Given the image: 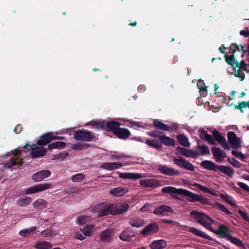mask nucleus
<instances>
[{
  "label": "nucleus",
  "instance_id": "obj_27",
  "mask_svg": "<svg viewBox=\"0 0 249 249\" xmlns=\"http://www.w3.org/2000/svg\"><path fill=\"white\" fill-rule=\"evenodd\" d=\"M123 166L122 164L120 162H106L102 164L101 167L108 170H112L118 169Z\"/></svg>",
  "mask_w": 249,
  "mask_h": 249
},
{
  "label": "nucleus",
  "instance_id": "obj_13",
  "mask_svg": "<svg viewBox=\"0 0 249 249\" xmlns=\"http://www.w3.org/2000/svg\"><path fill=\"white\" fill-rule=\"evenodd\" d=\"M173 161L177 165L189 171H192L195 169L194 166L191 163L183 159L175 158Z\"/></svg>",
  "mask_w": 249,
  "mask_h": 249
},
{
  "label": "nucleus",
  "instance_id": "obj_1",
  "mask_svg": "<svg viewBox=\"0 0 249 249\" xmlns=\"http://www.w3.org/2000/svg\"><path fill=\"white\" fill-rule=\"evenodd\" d=\"M190 216L208 230L213 231L211 225L214 223V220L208 215L203 213L194 211L190 213Z\"/></svg>",
  "mask_w": 249,
  "mask_h": 249
},
{
  "label": "nucleus",
  "instance_id": "obj_35",
  "mask_svg": "<svg viewBox=\"0 0 249 249\" xmlns=\"http://www.w3.org/2000/svg\"><path fill=\"white\" fill-rule=\"evenodd\" d=\"M36 230V227H32L29 229H25L20 231L19 234L23 237H30L34 234Z\"/></svg>",
  "mask_w": 249,
  "mask_h": 249
},
{
  "label": "nucleus",
  "instance_id": "obj_2",
  "mask_svg": "<svg viewBox=\"0 0 249 249\" xmlns=\"http://www.w3.org/2000/svg\"><path fill=\"white\" fill-rule=\"evenodd\" d=\"M180 195H183L187 197V200L188 201L195 202L198 201L202 204H210V200L202 195H199L193 193L188 190L182 189Z\"/></svg>",
  "mask_w": 249,
  "mask_h": 249
},
{
  "label": "nucleus",
  "instance_id": "obj_57",
  "mask_svg": "<svg viewBox=\"0 0 249 249\" xmlns=\"http://www.w3.org/2000/svg\"><path fill=\"white\" fill-rule=\"evenodd\" d=\"M231 154L233 156L236 157V158L241 159V160H243L245 158V155L243 154L241 152L232 150L231 151Z\"/></svg>",
  "mask_w": 249,
  "mask_h": 249
},
{
  "label": "nucleus",
  "instance_id": "obj_31",
  "mask_svg": "<svg viewBox=\"0 0 249 249\" xmlns=\"http://www.w3.org/2000/svg\"><path fill=\"white\" fill-rule=\"evenodd\" d=\"M134 236L132 231L127 228L120 235V238L123 241H129Z\"/></svg>",
  "mask_w": 249,
  "mask_h": 249
},
{
  "label": "nucleus",
  "instance_id": "obj_26",
  "mask_svg": "<svg viewBox=\"0 0 249 249\" xmlns=\"http://www.w3.org/2000/svg\"><path fill=\"white\" fill-rule=\"evenodd\" d=\"M113 232L110 230H105L100 235V239L103 242H109L113 239Z\"/></svg>",
  "mask_w": 249,
  "mask_h": 249
},
{
  "label": "nucleus",
  "instance_id": "obj_47",
  "mask_svg": "<svg viewBox=\"0 0 249 249\" xmlns=\"http://www.w3.org/2000/svg\"><path fill=\"white\" fill-rule=\"evenodd\" d=\"M146 143L148 145L156 148L157 149H160L162 147V145L156 140L147 139L146 140Z\"/></svg>",
  "mask_w": 249,
  "mask_h": 249
},
{
  "label": "nucleus",
  "instance_id": "obj_60",
  "mask_svg": "<svg viewBox=\"0 0 249 249\" xmlns=\"http://www.w3.org/2000/svg\"><path fill=\"white\" fill-rule=\"evenodd\" d=\"M238 213L245 220L247 221H249V218L246 212L239 210L238 211Z\"/></svg>",
  "mask_w": 249,
  "mask_h": 249
},
{
  "label": "nucleus",
  "instance_id": "obj_62",
  "mask_svg": "<svg viewBox=\"0 0 249 249\" xmlns=\"http://www.w3.org/2000/svg\"><path fill=\"white\" fill-rule=\"evenodd\" d=\"M150 207L151 206L150 204H146L141 209L140 211L142 212L151 211V210L150 209Z\"/></svg>",
  "mask_w": 249,
  "mask_h": 249
},
{
  "label": "nucleus",
  "instance_id": "obj_9",
  "mask_svg": "<svg viewBox=\"0 0 249 249\" xmlns=\"http://www.w3.org/2000/svg\"><path fill=\"white\" fill-rule=\"evenodd\" d=\"M158 171L164 175L173 176L178 175L179 171L166 165L160 164L157 166Z\"/></svg>",
  "mask_w": 249,
  "mask_h": 249
},
{
  "label": "nucleus",
  "instance_id": "obj_25",
  "mask_svg": "<svg viewBox=\"0 0 249 249\" xmlns=\"http://www.w3.org/2000/svg\"><path fill=\"white\" fill-rule=\"evenodd\" d=\"M153 125L157 128H158L162 130L168 131L171 129L176 130L178 128L177 125H172V127H169L166 124H163L162 122L155 120L153 122Z\"/></svg>",
  "mask_w": 249,
  "mask_h": 249
},
{
  "label": "nucleus",
  "instance_id": "obj_22",
  "mask_svg": "<svg viewBox=\"0 0 249 249\" xmlns=\"http://www.w3.org/2000/svg\"><path fill=\"white\" fill-rule=\"evenodd\" d=\"M128 192V190L124 187H118L109 190V194L114 196H122Z\"/></svg>",
  "mask_w": 249,
  "mask_h": 249
},
{
  "label": "nucleus",
  "instance_id": "obj_30",
  "mask_svg": "<svg viewBox=\"0 0 249 249\" xmlns=\"http://www.w3.org/2000/svg\"><path fill=\"white\" fill-rule=\"evenodd\" d=\"M189 231L194 233L195 235H197L199 237H201L203 238L208 239L209 240H212L211 237L205 233V232L202 231H201L194 228V227H191L189 229Z\"/></svg>",
  "mask_w": 249,
  "mask_h": 249
},
{
  "label": "nucleus",
  "instance_id": "obj_61",
  "mask_svg": "<svg viewBox=\"0 0 249 249\" xmlns=\"http://www.w3.org/2000/svg\"><path fill=\"white\" fill-rule=\"evenodd\" d=\"M113 158H114L115 160H120V159H123L124 158H125V157H127V156H125L122 153H118V154H113L112 155Z\"/></svg>",
  "mask_w": 249,
  "mask_h": 249
},
{
  "label": "nucleus",
  "instance_id": "obj_43",
  "mask_svg": "<svg viewBox=\"0 0 249 249\" xmlns=\"http://www.w3.org/2000/svg\"><path fill=\"white\" fill-rule=\"evenodd\" d=\"M31 201L32 199L31 197L25 196L23 197L20 198L17 201V203L19 206H24L30 204Z\"/></svg>",
  "mask_w": 249,
  "mask_h": 249
},
{
  "label": "nucleus",
  "instance_id": "obj_10",
  "mask_svg": "<svg viewBox=\"0 0 249 249\" xmlns=\"http://www.w3.org/2000/svg\"><path fill=\"white\" fill-rule=\"evenodd\" d=\"M213 135L214 139L223 148L227 150H230V147L227 143L226 139L222 136L217 130H214L213 132Z\"/></svg>",
  "mask_w": 249,
  "mask_h": 249
},
{
  "label": "nucleus",
  "instance_id": "obj_58",
  "mask_svg": "<svg viewBox=\"0 0 249 249\" xmlns=\"http://www.w3.org/2000/svg\"><path fill=\"white\" fill-rule=\"evenodd\" d=\"M203 81L201 80H199L198 83L197 84V87L198 89H199L200 91L201 92H206L207 89L206 87H203Z\"/></svg>",
  "mask_w": 249,
  "mask_h": 249
},
{
  "label": "nucleus",
  "instance_id": "obj_49",
  "mask_svg": "<svg viewBox=\"0 0 249 249\" xmlns=\"http://www.w3.org/2000/svg\"><path fill=\"white\" fill-rule=\"evenodd\" d=\"M220 196L222 199L225 200L232 207L237 206L236 204L233 202V198L231 196L225 194H221Z\"/></svg>",
  "mask_w": 249,
  "mask_h": 249
},
{
  "label": "nucleus",
  "instance_id": "obj_12",
  "mask_svg": "<svg viewBox=\"0 0 249 249\" xmlns=\"http://www.w3.org/2000/svg\"><path fill=\"white\" fill-rule=\"evenodd\" d=\"M172 208L167 205H161L156 208L153 213L160 216L167 215L169 213H173Z\"/></svg>",
  "mask_w": 249,
  "mask_h": 249
},
{
  "label": "nucleus",
  "instance_id": "obj_40",
  "mask_svg": "<svg viewBox=\"0 0 249 249\" xmlns=\"http://www.w3.org/2000/svg\"><path fill=\"white\" fill-rule=\"evenodd\" d=\"M159 139L165 145L169 146H174L175 145V141L169 137L161 136L159 137Z\"/></svg>",
  "mask_w": 249,
  "mask_h": 249
},
{
  "label": "nucleus",
  "instance_id": "obj_33",
  "mask_svg": "<svg viewBox=\"0 0 249 249\" xmlns=\"http://www.w3.org/2000/svg\"><path fill=\"white\" fill-rule=\"evenodd\" d=\"M33 205L36 210H41L46 208L47 202L43 199L39 198L33 203Z\"/></svg>",
  "mask_w": 249,
  "mask_h": 249
},
{
  "label": "nucleus",
  "instance_id": "obj_6",
  "mask_svg": "<svg viewBox=\"0 0 249 249\" xmlns=\"http://www.w3.org/2000/svg\"><path fill=\"white\" fill-rule=\"evenodd\" d=\"M51 184L49 183H42L35 185L25 191L26 194H35L40 192L51 188Z\"/></svg>",
  "mask_w": 249,
  "mask_h": 249
},
{
  "label": "nucleus",
  "instance_id": "obj_54",
  "mask_svg": "<svg viewBox=\"0 0 249 249\" xmlns=\"http://www.w3.org/2000/svg\"><path fill=\"white\" fill-rule=\"evenodd\" d=\"M226 60L228 64L234 66L236 65L237 66L236 61L235 60L233 55H227L226 56Z\"/></svg>",
  "mask_w": 249,
  "mask_h": 249
},
{
  "label": "nucleus",
  "instance_id": "obj_24",
  "mask_svg": "<svg viewBox=\"0 0 249 249\" xmlns=\"http://www.w3.org/2000/svg\"><path fill=\"white\" fill-rule=\"evenodd\" d=\"M177 150L178 152L185 157L193 158L196 157V153L195 151L193 150L187 149L181 147H178Z\"/></svg>",
  "mask_w": 249,
  "mask_h": 249
},
{
  "label": "nucleus",
  "instance_id": "obj_53",
  "mask_svg": "<svg viewBox=\"0 0 249 249\" xmlns=\"http://www.w3.org/2000/svg\"><path fill=\"white\" fill-rule=\"evenodd\" d=\"M248 107L249 108V101L241 102L238 103V105L235 106V108L240 110L241 112H243V108Z\"/></svg>",
  "mask_w": 249,
  "mask_h": 249
},
{
  "label": "nucleus",
  "instance_id": "obj_16",
  "mask_svg": "<svg viewBox=\"0 0 249 249\" xmlns=\"http://www.w3.org/2000/svg\"><path fill=\"white\" fill-rule=\"evenodd\" d=\"M212 151L216 161L217 162H222L227 156L225 151L219 148L213 147L212 148Z\"/></svg>",
  "mask_w": 249,
  "mask_h": 249
},
{
  "label": "nucleus",
  "instance_id": "obj_64",
  "mask_svg": "<svg viewBox=\"0 0 249 249\" xmlns=\"http://www.w3.org/2000/svg\"><path fill=\"white\" fill-rule=\"evenodd\" d=\"M22 131V126L20 124L16 125L14 129V131L16 134L19 133Z\"/></svg>",
  "mask_w": 249,
  "mask_h": 249
},
{
  "label": "nucleus",
  "instance_id": "obj_36",
  "mask_svg": "<svg viewBox=\"0 0 249 249\" xmlns=\"http://www.w3.org/2000/svg\"><path fill=\"white\" fill-rule=\"evenodd\" d=\"M195 152L196 154V157L199 155H210V150L206 145L198 146Z\"/></svg>",
  "mask_w": 249,
  "mask_h": 249
},
{
  "label": "nucleus",
  "instance_id": "obj_44",
  "mask_svg": "<svg viewBox=\"0 0 249 249\" xmlns=\"http://www.w3.org/2000/svg\"><path fill=\"white\" fill-rule=\"evenodd\" d=\"M65 143L62 142H55L49 144L48 146V148L49 150H51L54 148L61 149L64 148Z\"/></svg>",
  "mask_w": 249,
  "mask_h": 249
},
{
  "label": "nucleus",
  "instance_id": "obj_23",
  "mask_svg": "<svg viewBox=\"0 0 249 249\" xmlns=\"http://www.w3.org/2000/svg\"><path fill=\"white\" fill-rule=\"evenodd\" d=\"M19 151V150L18 149L17 150L16 153H14L13 156L11 158V160L6 163L7 166L11 167L15 165L20 163L21 158L20 155H18Z\"/></svg>",
  "mask_w": 249,
  "mask_h": 249
},
{
  "label": "nucleus",
  "instance_id": "obj_59",
  "mask_svg": "<svg viewBox=\"0 0 249 249\" xmlns=\"http://www.w3.org/2000/svg\"><path fill=\"white\" fill-rule=\"evenodd\" d=\"M237 184L242 189L249 192V186L247 184L242 182H238Z\"/></svg>",
  "mask_w": 249,
  "mask_h": 249
},
{
  "label": "nucleus",
  "instance_id": "obj_19",
  "mask_svg": "<svg viewBox=\"0 0 249 249\" xmlns=\"http://www.w3.org/2000/svg\"><path fill=\"white\" fill-rule=\"evenodd\" d=\"M50 175L51 172L49 170H43L34 174L32 177V179L36 182H39L49 177Z\"/></svg>",
  "mask_w": 249,
  "mask_h": 249
},
{
  "label": "nucleus",
  "instance_id": "obj_38",
  "mask_svg": "<svg viewBox=\"0 0 249 249\" xmlns=\"http://www.w3.org/2000/svg\"><path fill=\"white\" fill-rule=\"evenodd\" d=\"M210 205L213 208L217 209L223 212H224L227 215L231 214V212L229 210H228L223 205L219 203V202H216L213 203H211L210 202Z\"/></svg>",
  "mask_w": 249,
  "mask_h": 249
},
{
  "label": "nucleus",
  "instance_id": "obj_34",
  "mask_svg": "<svg viewBox=\"0 0 249 249\" xmlns=\"http://www.w3.org/2000/svg\"><path fill=\"white\" fill-rule=\"evenodd\" d=\"M129 224L132 226L140 228L143 226L145 222L144 220L139 217H134L130 220Z\"/></svg>",
  "mask_w": 249,
  "mask_h": 249
},
{
  "label": "nucleus",
  "instance_id": "obj_21",
  "mask_svg": "<svg viewBox=\"0 0 249 249\" xmlns=\"http://www.w3.org/2000/svg\"><path fill=\"white\" fill-rule=\"evenodd\" d=\"M55 139V136L52 133H46L40 138L37 144L39 145H45Z\"/></svg>",
  "mask_w": 249,
  "mask_h": 249
},
{
  "label": "nucleus",
  "instance_id": "obj_15",
  "mask_svg": "<svg viewBox=\"0 0 249 249\" xmlns=\"http://www.w3.org/2000/svg\"><path fill=\"white\" fill-rule=\"evenodd\" d=\"M159 231V226L156 223H151L146 226L142 231L141 233L144 235L154 234Z\"/></svg>",
  "mask_w": 249,
  "mask_h": 249
},
{
  "label": "nucleus",
  "instance_id": "obj_7",
  "mask_svg": "<svg viewBox=\"0 0 249 249\" xmlns=\"http://www.w3.org/2000/svg\"><path fill=\"white\" fill-rule=\"evenodd\" d=\"M229 142L233 149H238L241 147V140L237 137L236 134L232 131H229L227 134Z\"/></svg>",
  "mask_w": 249,
  "mask_h": 249
},
{
  "label": "nucleus",
  "instance_id": "obj_56",
  "mask_svg": "<svg viewBox=\"0 0 249 249\" xmlns=\"http://www.w3.org/2000/svg\"><path fill=\"white\" fill-rule=\"evenodd\" d=\"M228 161L231 164L236 168H240L241 166V164L234 158H229Z\"/></svg>",
  "mask_w": 249,
  "mask_h": 249
},
{
  "label": "nucleus",
  "instance_id": "obj_46",
  "mask_svg": "<svg viewBox=\"0 0 249 249\" xmlns=\"http://www.w3.org/2000/svg\"><path fill=\"white\" fill-rule=\"evenodd\" d=\"M237 67V70L235 69V71L234 73L235 76L238 77L240 81H242L245 78L244 70L241 67Z\"/></svg>",
  "mask_w": 249,
  "mask_h": 249
},
{
  "label": "nucleus",
  "instance_id": "obj_42",
  "mask_svg": "<svg viewBox=\"0 0 249 249\" xmlns=\"http://www.w3.org/2000/svg\"><path fill=\"white\" fill-rule=\"evenodd\" d=\"M94 226L92 225H87L81 229L86 237L90 236L93 231Z\"/></svg>",
  "mask_w": 249,
  "mask_h": 249
},
{
  "label": "nucleus",
  "instance_id": "obj_52",
  "mask_svg": "<svg viewBox=\"0 0 249 249\" xmlns=\"http://www.w3.org/2000/svg\"><path fill=\"white\" fill-rule=\"evenodd\" d=\"M57 233L56 231H53L51 229H47L41 233L42 235L45 237H53Z\"/></svg>",
  "mask_w": 249,
  "mask_h": 249
},
{
  "label": "nucleus",
  "instance_id": "obj_45",
  "mask_svg": "<svg viewBox=\"0 0 249 249\" xmlns=\"http://www.w3.org/2000/svg\"><path fill=\"white\" fill-rule=\"evenodd\" d=\"M90 220V218L89 216L87 215H81L77 217L76 222L78 225H83L89 222Z\"/></svg>",
  "mask_w": 249,
  "mask_h": 249
},
{
  "label": "nucleus",
  "instance_id": "obj_20",
  "mask_svg": "<svg viewBox=\"0 0 249 249\" xmlns=\"http://www.w3.org/2000/svg\"><path fill=\"white\" fill-rule=\"evenodd\" d=\"M119 178L124 179H138L144 177L142 174L136 173L118 172Z\"/></svg>",
  "mask_w": 249,
  "mask_h": 249
},
{
  "label": "nucleus",
  "instance_id": "obj_41",
  "mask_svg": "<svg viewBox=\"0 0 249 249\" xmlns=\"http://www.w3.org/2000/svg\"><path fill=\"white\" fill-rule=\"evenodd\" d=\"M177 139L178 142L182 146L185 147H190V143L188 141V138L182 134H180L177 136Z\"/></svg>",
  "mask_w": 249,
  "mask_h": 249
},
{
  "label": "nucleus",
  "instance_id": "obj_3",
  "mask_svg": "<svg viewBox=\"0 0 249 249\" xmlns=\"http://www.w3.org/2000/svg\"><path fill=\"white\" fill-rule=\"evenodd\" d=\"M90 125L95 126L97 128H105L108 131H112L115 134L119 128L120 124L117 122L112 121L107 122L106 121H93L89 123Z\"/></svg>",
  "mask_w": 249,
  "mask_h": 249
},
{
  "label": "nucleus",
  "instance_id": "obj_29",
  "mask_svg": "<svg viewBox=\"0 0 249 249\" xmlns=\"http://www.w3.org/2000/svg\"><path fill=\"white\" fill-rule=\"evenodd\" d=\"M217 170L230 177H232L234 174L233 171L230 166L217 165L216 171Z\"/></svg>",
  "mask_w": 249,
  "mask_h": 249
},
{
  "label": "nucleus",
  "instance_id": "obj_28",
  "mask_svg": "<svg viewBox=\"0 0 249 249\" xmlns=\"http://www.w3.org/2000/svg\"><path fill=\"white\" fill-rule=\"evenodd\" d=\"M166 242L164 240H158L152 242L150 245L151 249H162L166 247Z\"/></svg>",
  "mask_w": 249,
  "mask_h": 249
},
{
  "label": "nucleus",
  "instance_id": "obj_48",
  "mask_svg": "<svg viewBox=\"0 0 249 249\" xmlns=\"http://www.w3.org/2000/svg\"><path fill=\"white\" fill-rule=\"evenodd\" d=\"M201 138L206 140L207 142H208L211 144L215 145L216 144L213 137L211 135H210L206 132L202 133Z\"/></svg>",
  "mask_w": 249,
  "mask_h": 249
},
{
  "label": "nucleus",
  "instance_id": "obj_14",
  "mask_svg": "<svg viewBox=\"0 0 249 249\" xmlns=\"http://www.w3.org/2000/svg\"><path fill=\"white\" fill-rule=\"evenodd\" d=\"M129 205L126 203L120 205L113 204V209L111 211V215L121 214L126 212L128 209Z\"/></svg>",
  "mask_w": 249,
  "mask_h": 249
},
{
  "label": "nucleus",
  "instance_id": "obj_50",
  "mask_svg": "<svg viewBox=\"0 0 249 249\" xmlns=\"http://www.w3.org/2000/svg\"><path fill=\"white\" fill-rule=\"evenodd\" d=\"M228 239L237 246L244 247V245L243 242L241 241V240L237 238L234 237L231 235L229 236Z\"/></svg>",
  "mask_w": 249,
  "mask_h": 249
},
{
  "label": "nucleus",
  "instance_id": "obj_39",
  "mask_svg": "<svg viewBox=\"0 0 249 249\" xmlns=\"http://www.w3.org/2000/svg\"><path fill=\"white\" fill-rule=\"evenodd\" d=\"M52 247V244L46 241L38 242L35 245V248L36 249H50Z\"/></svg>",
  "mask_w": 249,
  "mask_h": 249
},
{
  "label": "nucleus",
  "instance_id": "obj_63",
  "mask_svg": "<svg viewBox=\"0 0 249 249\" xmlns=\"http://www.w3.org/2000/svg\"><path fill=\"white\" fill-rule=\"evenodd\" d=\"M240 35L247 37L249 36V31L248 30H241L240 31Z\"/></svg>",
  "mask_w": 249,
  "mask_h": 249
},
{
  "label": "nucleus",
  "instance_id": "obj_17",
  "mask_svg": "<svg viewBox=\"0 0 249 249\" xmlns=\"http://www.w3.org/2000/svg\"><path fill=\"white\" fill-rule=\"evenodd\" d=\"M212 231L221 237H227L228 238L229 236H231L229 229L223 224H219L218 229L217 230L213 229Z\"/></svg>",
  "mask_w": 249,
  "mask_h": 249
},
{
  "label": "nucleus",
  "instance_id": "obj_18",
  "mask_svg": "<svg viewBox=\"0 0 249 249\" xmlns=\"http://www.w3.org/2000/svg\"><path fill=\"white\" fill-rule=\"evenodd\" d=\"M182 189V188L178 189L173 186H168L163 187L161 189V192L164 193L171 194L172 197L179 199L175 195H180Z\"/></svg>",
  "mask_w": 249,
  "mask_h": 249
},
{
  "label": "nucleus",
  "instance_id": "obj_8",
  "mask_svg": "<svg viewBox=\"0 0 249 249\" xmlns=\"http://www.w3.org/2000/svg\"><path fill=\"white\" fill-rule=\"evenodd\" d=\"M28 146L31 147L32 151L31 155L32 158H38L44 156L46 153V149L43 147H38L36 144L30 145L26 144L24 146V148H27Z\"/></svg>",
  "mask_w": 249,
  "mask_h": 249
},
{
  "label": "nucleus",
  "instance_id": "obj_11",
  "mask_svg": "<svg viewBox=\"0 0 249 249\" xmlns=\"http://www.w3.org/2000/svg\"><path fill=\"white\" fill-rule=\"evenodd\" d=\"M140 184L144 188L157 187L160 186V182L154 178L142 179L140 181Z\"/></svg>",
  "mask_w": 249,
  "mask_h": 249
},
{
  "label": "nucleus",
  "instance_id": "obj_4",
  "mask_svg": "<svg viewBox=\"0 0 249 249\" xmlns=\"http://www.w3.org/2000/svg\"><path fill=\"white\" fill-rule=\"evenodd\" d=\"M113 209V204H100L93 208V212L97 213L98 216L101 217L108 215L109 213L111 214Z\"/></svg>",
  "mask_w": 249,
  "mask_h": 249
},
{
  "label": "nucleus",
  "instance_id": "obj_51",
  "mask_svg": "<svg viewBox=\"0 0 249 249\" xmlns=\"http://www.w3.org/2000/svg\"><path fill=\"white\" fill-rule=\"evenodd\" d=\"M85 178V175L82 173H78L73 175L71 179L73 182H79L82 181Z\"/></svg>",
  "mask_w": 249,
  "mask_h": 249
},
{
  "label": "nucleus",
  "instance_id": "obj_55",
  "mask_svg": "<svg viewBox=\"0 0 249 249\" xmlns=\"http://www.w3.org/2000/svg\"><path fill=\"white\" fill-rule=\"evenodd\" d=\"M74 237L75 239L81 241L83 240L86 238L85 235L84 234V232L81 229L75 232Z\"/></svg>",
  "mask_w": 249,
  "mask_h": 249
},
{
  "label": "nucleus",
  "instance_id": "obj_32",
  "mask_svg": "<svg viewBox=\"0 0 249 249\" xmlns=\"http://www.w3.org/2000/svg\"><path fill=\"white\" fill-rule=\"evenodd\" d=\"M114 134L120 138L126 139L130 136V133L127 129L119 127Z\"/></svg>",
  "mask_w": 249,
  "mask_h": 249
},
{
  "label": "nucleus",
  "instance_id": "obj_5",
  "mask_svg": "<svg viewBox=\"0 0 249 249\" xmlns=\"http://www.w3.org/2000/svg\"><path fill=\"white\" fill-rule=\"evenodd\" d=\"M74 135L75 139L79 141H90L96 138L94 134L89 131H77Z\"/></svg>",
  "mask_w": 249,
  "mask_h": 249
},
{
  "label": "nucleus",
  "instance_id": "obj_37",
  "mask_svg": "<svg viewBox=\"0 0 249 249\" xmlns=\"http://www.w3.org/2000/svg\"><path fill=\"white\" fill-rule=\"evenodd\" d=\"M201 165L205 169L213 170L214 171H216L217 165H216V164L214 162L211 161H203L201 163Z\"/></svg>",
  "mask_w": 249,
  "mask_h": 249
}]
</instances>
